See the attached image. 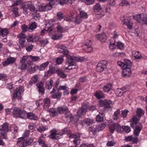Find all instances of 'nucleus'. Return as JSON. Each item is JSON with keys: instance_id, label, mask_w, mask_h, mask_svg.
I'll use <instances>...</instances> for the list:
<instances>
[{"instance_id": "16", "label": "nucleus", "mask_w": 147, "mask_h": 147, "mask_svg": "<svg viewBox=\"0 0 147 147\" xmlns=\"http://www.w3.org/2000/svg\"><path fill=\"white\" fill-rule=\"evenodd\" d=\"M16 59L15 58L13 57H9L3 63V65L5 67L9 65L10 64H11L16 61Z\"/></svg>"}, {"instance_id": "10", "label": "nucleus", "mask_w": 147, "mask_h": 147, "mask_svg": "<svg viewBox=\"0 0 147 147\" xmlns=\"http://www.w3.org/2000/svg\"><path fill=\"white\" fill-rule=\"evenodd\" d=\"M80 135L79 133H76L74 134H71L70 135V137L71 138L75 139L73 141L74 144L76 145H79L80 143V140L79 138Z\"/></svg>"}, {"instance_id": "51", "label": "nucleus", "mask_w": 147, "mask_h": 147, "mask_svg": "<svg viewBox=\"0 0 147 147\" xmlns=\"http://www.w3.org/2000/svg\"><path fill=\"white\" fill-rule=\"evenodd\" d=\"M48 1H49V5L51 6V9L53 5H57L58 3L57 0H48Z\"/></svg>"}, {"instance_id": "44", "label": "nucleus", "mask_w": 147, "mask_h": 147, "mask_svg": "<svg viewBox=\"0 0 147 147\" xmlns=\"http://www.w3.org/2000/svg\"><path fill=\"white\" fill-rule=\"evenodd\" d=\"M71 57L73 61L75 63L76 61L81 62L83 60V58L82 57L78 58L74 56H72Z\"/></svg>"}, {"instance_id": "55", "label": "nucleus", "mask_w": 147, "mask_h": 147, "mask_svg": "<svg viewBox=\"0 0 147 147\" xmlns=\"http://www.w3.org/2000/svg\"><path fill=\"white\" fill-rule=\"evenodd\" d=\"M57 17L58 20H61L63 18V13L61 11L58 12L57 14Z\"/></svg>"}, {"instance_id": "3", "label": "nucleus", "mask_w": 147, "mask_h": 147, "mask_svg": "<svg viewBox=\"0 0 147 147\" xmlns=\"http://www.w3.org/2000/svg\"><path fill=\"white\" fill-rule=\"evenodd\" d=\"M111 103V101L110 100H100L99 101L98 105L99 107H103L105 110L108 111L111 108L110 106Z\"/></svg>"}, {"instance_id": "52", "label": "nucleus", "mask_w": 147, "mask_h": 147, "mask_svg": "<svg viewBox=\"0 0 147 147\" xmlns=\"http://www.w3.org/2000/svg\"><path fill=\"white\" fill-rule=\"evenodd\" d=\"M22 8L23 9V13L26 15L28 13V9L27 4L24 5Z\"/></svg>"}, {"instance_id": "40", "label": "nucleus", "mask_w": 147, "mask_h": 147, "mask_svg": "<svg viewBox=\"0 0 147 147\" xmlns=\"http://www.w3.org/2000/svg\"><path fill=\"white\" fill-rule=\"evenodd\" d=\"M101 7L100 5L98 3L96 4L93 7V9L95 12H99L101 10Z\"/></svg>"}, {"instance_id": "31", "label": "nucleus", "mask_w": 147, "mask_h": 147, "mask_svg": "<svg viewBox=\"0 0 147 147\" xmlns=\"http://www.w3.org/2000/svg\"><path fill=\"white\" fill-rule=\"evenodd\" d=\"M1 126V128L0 129L1 131H2V132H6L8 131V125L7 123H4Z\"/></svg>"}, {"instance_id": "61", "label": "nucleus", "mask_w": 147, "mask_h": 147, "mask_svg": "<svg viewBox=\"0 0 147 147\" xmlns=\"http://www.w3.org/2000/svg\"><path fill=\"white\" fill-rule=\"evenodd\" d=\"M109 129L111 133H113L115 129V125L114 124H111L110 125Z\"/></svg>"}, {"instance_id": "46", "label": "nucleus", "mask_w": 147, "mask_h": 147, "mask_svg": "<svg viewBox=\"0 0 147 147\" xmlns=\"http://www.w3.org/2000/svg\"><path fill=\"white\" fill-rule=\"evenodd\" d=\"M64 60L63 56H61L58 57L56 60V62L58 65L61 64L63 63Z\"/></svg>"}, {"instance_id": "18", "label": "nucleus", "mask_w": 147, "mask_h": 147, "mask_svg": "<svg viewBox=\"0 0 147 147\" xmlns=\"http://www.w3.org/2000/svg\"><path fill=\"white\" fill-rule=\"evenodd\" d=\"M142 127V125L140 123L136 125L134 132V134L135 136H137L139 135Z\"/></svg>"}, {"instance_id": "9", "label": "nucleus", "mask_w": 147, "mask_h": 147, "mask_svg": "<svg viewBox=\"0 0 147 147\" xmlns=\"http://www.w3.org/2000/svg\"><path fill=\"white\" fill-rule=\"evenodd\" d=\"M24 89L23 87H20L17 88L13 94L12 97L13 99L17 98L18 99H20L21 97L22 93L24 91Z\"/></svg>"}, {"instance_id": "8", "label": "nucleus", "mask_w": 147, "mask_h": 147, "mask_svg": "<svg viewBox=\"0 0 147 147\" xmlns=\"http://www.w3.org/2000/svg\"><path fill=\"white\" fill-rule=\"evenodd\" d=\"M29 58V56H24L21 59L20 62L21 66L20 68L21 70L26 69L29 63L28 60Z\"/></svg>"}, {"instance_id": "57", "label": "nucleus", "mask_w": 147, "mask_h": 147, "mask_svg": "<svg viewBox=\"0 0 147 147\" xmlns=\"http://www.w3.org/2000/svg\"><path fill=\"white\" fill-rule=\"evenodd\" d=\"M21 27L22 32L24 33L26 32L28 30H29V27H28V26L25 24L22 25Z\"/></svg>"}, {"instance_id": "30", "label": "nucleus", "mask_w": 147, "mask_h": 147, "mask_svg": "<svg viewBox=\"0 0 147 147\" xmlns=\"http://www.w3.org/2000/svg\"><path fill=\"white\" fill-rule=\"evenodd\" d=\"M86 111V110L83 107H81L77 112V115L79 116H81L85 114Z\"/></svg>"}, {"instance_id": "32", "label": "nucleus", "mask_w": 147, "mask_h": 147, "mask_svg": "<svg viewBox=\"0 0 147 147\" xmlns=\"http://www.w3.org/2000/svg\"><path fill=\"white\" fill-rule=\"evenodd\" d=\"M93 122V121L92 119H91L88 118L85 119L81 122L82 124H84V123L86 124L87 125H90Z\"/></svg>"}, {"instance_id": "63", "label": "nucleus", "mask_w": 147, "mask_h": 147, "mask_svg": "<svg viewBox=\"0 0 147 147\" xmlns=\"http://www.w3.org/2000/svg\"><path fill=\"white\" fill-rule=\"evenodd\" d=\"M74 18V16L73 15H72L70 17L67 16L65 17L64 18V20L66 21L69 22L73 21V19Z\"/></svg>"}, {"instance_id": "48", "label": "nucleus", "mask_w": 147, "mask_h": 147, "mask_svg": "<svg viewBox=\"0 0 147 147\" xmlns=\"http://www.w3.org/2000/svg\"><path fill=\"white\" fill-rule=\"evenodd\" d=\"M65 113V117L68 119H71L73 118L72 116L69 111L68 109L67 111H66Z\"/></svg>"}, {"instance_id": "26", "label": "nucleus", "mask_w": 147, "mask_h": 147, "mask_svg": "<svg viewBox=\"0 0 147 147\" xmlns=\"http://www.w3.org/2000/svg\"><path fill=\"white\" fill-rule=\"evenodd\" d=\"M120 113V109H117L116 111L115 112L114 114L113 115V119L114 120H117L119 119Z\"/></svg>"}, {"instance_id": "29", "label": "nucleus", "mask_w": 147, "mask_h": 147, "mask_svg": "<svg viewBox=\"0 0 147 147\" xmlns=\"http://www.w3.org/2000/svg\"><path fill=\"white\" fill-rule=\"evenodd\" d=\"M57 70L55 67L50 68L49 70L47 71V75L46 74L45 75L49 76L51 74L55 73V72H56Z\"/></svg>"}, {"instance_id": "54", "label": "nucleus", "mask_w": 147, "mask_h": 147, "mask_svg": "<svg viewBox=\"0 0 147 147\" xmlns=\"http://www.w3.org/2000/svg\"><path fill=\"white\" fill-rule=\"evenodd\" d=\"M117 47L119 49L122 50L124 49V45L121 42H117Z\"/></svg>"}, {"instance_id": "21", "label": "nucleus", "mask_w": 147, "mask_h": 147, "mask_svg": "<svg viewBox=\"0 0 147 147\" xmlns=\"http://www.w3.org/2000/svg\"><path fill=\"white\" fill-rule=\"evenodd\" d=\"M17 143L20 147H24L26 146V140L23 138H19L17 142Z\"/></svg>"}, {"instance_id": "22", "label": "nucleus", "mask_w": 147, "mask_h": 147, "mask_svg": "<svg viewBox=\"0 0 147 147\" xmlns=\"http://www.w3.org/2000/svg\"><path fill=\"white\" fill-rule=\"evenodd\" d=\"M96 37L97 39L100 40L101 42H105L106 41V36L105 34L103 33L96 35Z\"/></svg>"}, {"instance_id": "27", "label": "nucleus", "mask_w": 147, "mask_h": 147, "mask_svg": "<svg viewBox=\"0 0 147 147\" xmlns=\"http://www.w3.org/2000/svg\"><path fill=\"white\" fill-rule=\"evenodd\" d=\"M9 32L8 29L6 28L2 29L0 28V36H2L3 37L4 36H6Z\"/></svg>"}, {"instance_id": "59", "label": "nucleus", "mask_w": 147, "mask_h": 147, "mask_svg": "<svg viewBox=\"0 0 147 147\" xmlns=\"http://www.w3.org/2000/svg\"><path fill=\"white\" fill-rule=\"evenodd\" d=\"M36 38V37L35 36L29 35L28 36L27 40L29 42H33L34 40V39L35 38Z\"/></svg>"}, {"instance_id": "42", "label": "nucleus", "mask_w": 147, "mask_h": 147, "mask_svg": "<svg viewBox=\"0 0 147 147\" xmlns=\"http://www.w3.org/2000/svg\"><path fill=\"white\" fill-rule=\"evenodd\" d=\"M18 10V8L17 7H14L12 9V12L14 14L15 17H18L20 16Z\"/></svg>"}, {"instance_id": "13", "label": "nucleus", "mask_w": 147, "mask_h": 147, "mask_svg": "<svg viewBox=\"0 0 147 147\" xmlns=\"http://www.w3.org/2000/svg\"><path fill=\"white\" fill-rule=\"evenodd\" d=\"M36 86L38 89V91L39 93L41 95H43L45 92V89L43 87V84L41 82L37 83Z\"/></svg>"}, {"instance_id": "17", "label": "nucleus", "mask_w": 147, "mask_h": 147, "mask_svg": "<svg viewBox=\"0 0 147 147\" xmlns=\"http://www.w3.org/2000/svg\"><path fill=\"white\" fill-rule=\"evenodd\" d=\"M122 74L124 77H129L131 74V70L129 67H124L123 69Z\"/></svg>"}, {"instance_id": "56", "label": "nucleus", "mask_w": 147, "mask_h": 147, "mask_svg": "<svg viewBox=\"0 0 147 147\" xmlns=\"http://www.w3.org/2000/svg\"><path fill=\"white\" fill-rule=\"evenodd\" d=\"M29 57L32 61L35 62L38 61L40 59L39 57L38 56H32L31 55H29Z\"/></svg>"}, {"instance_id": "49", "label": "nucleus", "mask_w": 147, "mask_h": 147, "mask_svg": "<svg viewBox=\"0 0 147 147\" xmlns=\"http://www.w3.org/2000/svg\"><path fill=\"white\" fill-rule=\"evenodd\" d=\"M79 11H80V16L81 18L83 19H86L87 18L88 15L86 13L84 12L83 11H80V10Z\"/></svg>"}, {"instance_id": "62", "label": "nucleus", "mask_w": 147, "mask_h": 147, "mask_svg": "<svg viewBox=\"0 0 147 147\" xmlns=\"http://www.w3.org/2000/svg\"><path fill=\"white\" fill-rule=\"evenodd\" d=\"M115 125V129L118 132H120L121 129H122V127H121L118 124H114Z\"/></svg>"}, {"instance_id": "43", "label": "nucleus", "mask_w": 147, "mask_h": 147, "mask_svg": "<svg viewBox=\"0 0 147 147\" xmlns=\"http://www.w3.org/2000/svg\"><path fill=\"white\" fill-rule=\"evenodd\" d=\"M57 31L58 32L62 33L64 31L63 28L61 26L59 23H57Z\"/></svg>"}, {"instance_id": "1", "label": "nucleus", "mask_w": 147, "mask_h": 147, "mask_svg": "<svg viewBox=\"0 0 147 147\" xmlns=\"http://www.w3.org/2000/svg\"><path fill=\"white\" fill-rule=\"evenodd\" d=\"M68 108L65 106L63 107H58L57 110L54 109H52L49 110V112L50 113V115L51 116L54 117L58 115V113L62 114L65 113L66 111H67Z\"/></svg>"}, {"instance_id": "39", "label": "nucleus", "mask_w": 147, "mask_h": 147, "mask_svg": "<svg viewBox=\"0 0 147 147\" xmlns=\"http://www.w3.org/2000/svg\"><path fill=\"white\" fill-rule=\"evenodd\" d=\"M95 96L97 98L100 99L104 97V94L102 92L100 91H97L95 94Z\"/></svg>"}, {"instance_id": "14", "label": "nucleus", "mask_w": 147, "mask_h": 147, "mask_svg": "<svg viewBox=\"0 0 147 147\" xmlns=\"http://www.w3.org/2000/svg\"><path fill=\"white\" fill-rule=\"evenodd\" d=\"M51 134L50 135L51 138L56 140L60 138L61 135L59 133H57L55 130H53L51 131Z\"/></svg>"}, {"instance_id": "33", "label": "nucleus", "mask_w": 147, "mask_h": 147, "mask_svg": "<svg viewBox=\"0 0 147 147\" xmlns=\"http://www.w3.org/2000/svg\"><path fill=\"white\" fill-rule=\"evenodd\" d=\"M137 116L139 118H140L144 114V112L142 109L140 108H138L136 111Z\"/></svg>"}, {"instance_id": "25", "label": "nucleus", "mask_w": 147, "mask_h": 147, "mask_svg": "<svg viewBox=\"0 0 147 147\" xmlns=\"http://www.w3.org/2000/svg\"><path fill=\"white\" fill-rule=\"evenodd\" d=\"M27 116L28 118L30 119L37 120L38 119V117L35 114L32 113H27Z\"/></svg>"}, {"instance_id": "28", "label": "nucleus", "mask_w": 147, "mask_h": 147, "mask_svg": "<svg viewBox=\"0 0 147 147\" xmlns=\"http://www.w3.org/2000/svg\"><path fill=\"white\" fill-rule=\"evenodd\" d=\"M44 108L45 109L48 108L50 104V100L49 98H46L44 99Z\"/></svg>"}, {"instance_id": "6", "label": "nucleus", "mask_w": 147, "mask_h": 147, "mask_svg": "<svg viewBox=\"0 0 147 147\" xmlns=\"http://www.w3.org/2000/svg\"><path fill=\"white\" fill-rule=\"evenodd\" d=\"M67 59V62L65 63V69H69L70 70L72 69L71 68L69 69V67L70 66H76V63L74 62L72 60L71 56L70 55H67L66 57Z\"/></svg>"}, {"instance_id": "53", "label": "nucleus", "mask_w": 147, "mask_h": 147, "mask_svg": "<svg viewBox=\"0 0 147 147\" xmlns=\"http://www.w3.org/2000/svg\"><path fill=\"white\" fill-rule=\"evenodd\" d=\"M62 38V35L60 34L59 35H57L55 34L51 38L53 40H57L58 39H60Z\"/></svg>"}, {"instance_id": "37", "label": "nucleus", "mask_w": 147, "mask_h": 147, "mask_svg": "<svg viewBox=\"0 0 147 147\" xmlns=\"http://www.w3.org/2000/svg\"><path fill=\"white\" fill-rule=\"evenodd\" d=\"M56 73L61 78H65L66 77L67 75L64 73L63 71L61 69H58L56 71Z\"/></svg>"}, {"instance_id": "64", "label": "nucleus", "mask_w": 147, "mask_h": 147, "mask_svg": "<svg viewBox=\"0 0 147 147\" xmlns=\"http://www.w3.org/2000/svg\"><path fill=\"white\" fill-rule=\"evenodd\" d=\"M122 129L127 133H128L130 131V128L128 126H122Z\"/></svg>"}, {"instance_id": "5", "label": "nucleus", "mask_w": 147, "mask_h": 147, "mask_svg": "<svg viewBox=\"0 0 147 147\" xmlns=\"http://www.w3.org/2000/svg\"><path fill=\"white\" fill-rule=\"evenodd\" d=\"M107 62L105 60L100 61L97 65L96 69L99 72H101L107 68Z\"/></svg>"}, {"instance_id": "23", "label": "nucleus", "mask_w": 147, "mask_h": 147, "mask_svg": "<svg viewBox=\"0 0 147 147\" xmlns=\"http://www.w3.org/2000/svg\"><path fill=\"white\" fill-rule=\"evenodd\" d=\"M37 67L38 66H35L34 64L29 63L26 69H28L29 70V71L34 72L36 71Z\"/></svg>"}, {"instance_id": "47", "label": "nucleus", "mask_w": 147, "mask_h": 147, "mask_svg": "<svg viewBox=\"0 0 147 147\" xmlns=\"http://www.w3.org/2000/svg\"><path fill=\"white\" fill-rule=\"evenodd\" d=\"M48 129L47 127L41 125L37 128V130L39 132H41L47 129Z\"/></svg>"}, {"instance_id": "45", "label": "nucleus", "mask_w": 147, "mask_h": 147, "mask_svg": "<svg viewBox=\"0 0 147 147\" xmlns=\"http://www.w3.org/2000/svg\"><path fill=\"white\" fill-rule=\"evenodd\" d=\"M124 67H130L132 65V63L130 61L126 60L124 62Z\"/></svg>"}, {"instance_id": "24", "label": "nucleus", "mask_w": 147, "mask_h": 147, "mask_svg": "<svg viewBox=\"0 0 147 147\" xmlns=\"http://www.w3.org/2000/svg\"><path fill=\"white\" fill-rule=\"evenodd\" d=\"M123 24L125 25H126L127 27V28L129 29H131L132 27L133 23L130 20H125L123 21Z\"/></svg>"}, {"instance_id": "2", "label": "nucleus", "mask_w": 147, "mask_h": 147, "mask_svg": "<svg viewBox=\"0 0 147 147\" xmlns=\"http://www.w3.org/2000/svg\"><path fill=\"white\" fill-rule=\"evenodd\" d=\"M13 113L14 117L24 118L25 116L26 112L20 108L16 107L13 109Z\"/></svg>"}, {"instance_id": "36", "label": "nucleus", "mask_w": 147, "mask_h": 147, "mask_svg": "<svg viewBox=\"0 0 147 147\" xmlns=\"http://www.w3.org/2000/svg\"><path fill=\"white\" fill-rule=\"evenodd\" d=\"M133 56L136 59H140L141 57V54L139 52L134 51L132 52Z\"/></svg>"}, {"instance_id": "15", "label": "nucleus", "mask_w": 147, "mask_h": 147, "mask_svg": "<svg viewBox=\"0 0 147 147\" xmlns=\"http://www.w3.org/2000/svg\"><path fill=\"white\" fill-rule=\"evenodd\" d=\"M55 89L53 88L52 91L50 92L51 94H53L52 96V98H60L62 95V92L58 90L56 93H55Z\"/></svg>"}, {"instance_id": "50", "label": "nucleus", "mask_w": 147, "mask_h": 147, "mask_svg": "<svg viewBox=\"0 0 147 147\" xmlns=\"http://www.w3.org/2000/svg\"><path fill=\"white\" fill-rule=\"evenodd\" d=\"M140 118L138 117H137L136 116L134 115L132 119V122L134 124H137L139 122Z\"/></svg>"}, {"instance_id": "4", "label": "nucleus", "mask_w": 147, "mask_h": 147, "mask_svg": "<svg viewBox=\"0 0 147 147\" xmlns=\"http://www.w3.org/2000/svg\"><path fill=\"white\" fill-rule=\"evenodd\" d=\"M133 18L140 22L147 24V16L144 13L137 15L136 16H133Z\"/></svg>"}, {"instance_id": "19", "label": "nucleus", "mask_w": 147, "mask_h": 147, "mask_svg": "<svg viewBox=\"0 0 147 147\" xmlns=\"http://www.w3.org/2000/svg\"><path fill=\"white\" fill-rule=\"evenodd\" d=\"M28 9L30 11L33 12L34 14L36 13L37 14L38 10L36 8L35 6L32 3H28L27 4Z\"/></svg>"}, {"instance_id": "11", "label": "nucleus", "mask_w": 147, "mask_h": 147, "mask_svg": "<svg viewBox=\"0 0 147 147\" xmlns=\"http://www.w3.org/2000/svg\"><path fill=\"white\" fill-rule=\"evenodd\" d=\"M56 47L59 49V52L60 53H63L64 55H69L68 54L69 51L67 50L66 47L61 45H58L56 46Z\"/></svg>"}, {"instance_id": "12", "label": "nucleus", "mask_w": 147, "mask_h": 147, "mask_svg": "<svg viewBox=\"0 0 147 147\" xmlns=\"http://www.w3.org/2000/svg\"><path fill=\"white\" fill-rule=\"evenodd\" d=\"M37 5L39 11H48L51 9V6L47 4L43 5L40 3V2H38Z\"/></svg>"}, {"instance_id": "58", "label": "nucleus", "mask_w": 147, "mask_h": 147, "mask_svg": "<svg viewBox=\"0 0 147 147\" xmlns=\"http://www.w3.org/2000/svg\"><path fill=\"white\" fill-rule=\"evenodd\" d=\"M130 87L129 85H126L125 86L121 88L124 93L128 91Z\"/></svg>"}, {"instance_id": "7", "label": "nucleus", "mask_w": 147, "mask_h": 147, "mask_svg": "<svg viewBox=\"0 0 147 147\" xmlns=\"http://www.w3.org/2000/svg\"><path fill=\"white\" fill-rule=\"evenodd\" d=\"M91 43L90 41L88 40L85 42L83 44L82 48L85 51L89 53L92 51L93 48L91 47Z\"/></svg>"}, {"instance_id": "34", "label": "nucleus", "mask_w": 147, "mask_h": 147, "mask_svg": "<svg viewBox=\"0 0 147 147\" xmlns=\"http://www.w3.org/2000/svg\"><path fill=\"white\" fill-rule=\"evenodd\" d=\"M29 26V31L32 32L36 28L37 24L36 22H33L30 24Z\"/></svg>"}, {"instance_id": "20", "label": "nucleus", "mask_w": 147, "mask_h": 147, "mask_svg": "<svg viewBox=\"0 0 147 147\" xmlns=\"http://www.w3.org/2000/svg\"><path fill=\"white\" fill-rule=\"evenodd\" d=\"M106 126V125L105 124L103 123L97 126L96 127V129H92V128L90 127V130L94 132H96L97 131H99L105 128Z\"/></svg>"}, {"instance_id": "38", "label": "nucleus", "mask_w": 147, "mask_h": 147, "mask_svg": "<svg viewBox=\"0 0 147 147\" xmlns=\"http://www.w3.org/2000/svg\"><path fill=\"white\" fill-rule=\"evenodd\" d=\"M53 83V81L51 80H50L47 81L46 83V88L48 90L51 89Z\"/></svg>"}, {"instance_id": "35", "label": "nucleus", "mask_w": 147, "mask_h": 147, "mask_svg": "<svg viewBox=\"0 0 147 147\" xmlns=\"http://www.w3.org/2000/svg\"><path fill=\"white\" fill-rule=\"evenodd\" d=\"M112 85L111 84H109L105 85L103 87V89L105 92H108L112 88Z\"/></svg>"}, {"instance_id": "60", "label": "nucleus", "mask_w": 147, "mask_h": 147, "mask_svg": "<svg viewBox=\"0 0 147 147\" xmlns=\"http://www.w3.org/2000/svg\"><path fill=\"white\" fill-rule=\"evenodd\" d=\"M116 92V94H118L117 96H122L123 95V94L124 93L123 92L121 88L117 89V90Z\"/></svg>"}, {"instance_id": "41", "label": "nucleus", "mask_w": 147, "mask_h": 147, "mask_svg": "<svg viewBox=\"0 0 147 147\" xmlns=\"http://www.w3.org/2000/svg\"><path fill=\"white\" fill-rule=\"evenodd\" d=\"M49 62H47L44 63H42L40 66L38 67L37 68L40 70H44L45 68L48 65Z\"/></svg>"}]
</instances>
